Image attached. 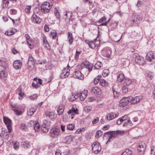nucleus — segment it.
<instances>
[{"mask_svg": "<svg viewBox=\"0 0 155 155\" xmlns=\"http://www.w3.org/2000/svg\"><path fill=\"white\" fill-rule=\"evenodd\" d=\"M73 77L80 80H83L84 79V76L81 72L79 71H75L73 74Z\"/></svg>", "mask_w": 155, "mask_h": 155, "instance_id": "9b49d317", "label": "nucleus"}, {"mask_svg": "<svg viewBox=\"0 0 155 155\" xmlns=\"http://www.w3.org/2000/svg\"><path fill=\"white\" fill-rule=\"evenodd\" d=\"M21 145L22 147L26 148H28L31 146L30 142L27 141H25L22 142Z\"/></svg>", "mask_w": 155, "mask_h": 155, "instance_id": "c756f323", "label": "nucleus"}, {"mask_svg": "<svg viewBox=\"0 0 155 155\" xmlns=\"http://www.w3.org/2000/svg\"><path fill=\"white\" fill-rule=\"evenodd\" d=\"M146 59L149 62L155 61V52L150 51L148 52L146 55Z\"/></svg>", "mask_w": 155, "mask_h": 155, "instance_id": "423d86ee", "label": "nucleus"}, {"mask_svg": "<svg viewBox=\"0 0 155 155\" xmlns=\"http://www.w3.org/2000/svg\"><path fill=\"white\" fill-rule=\"evenodd\" d=\"M109 70L108 69H104L103 70L102 75L104 77H106L108 74Z\"/></svg>", "mask_w": 155, "mask_h": 155, "instance_id": "a18cd8bd", "label": "nucleus"}, {"mask_svg": "<svg viewBox=\"0 0 155 155\" xmlns=\"http://www.w3.org/2000/svg\"><path fill=\"white\" fill-rule=\"evenodd\" d=\"M78 110L77 108H75L72 107L71 110L68 112V114H71V115H73L74 114H78Z\"/></svg>", "mask_w": 155, "mask_h": 155, "instance_id": "bb28decb", "label": "nucleus"}, {"mask_svg": "<svg viewBox=\"0 0 155 155\" xmlns=\"http://www.w3.org/2000/svg\"><path fill=\"white\" fill-rule=\"evenodd\" d=\"M85 111L87 112H89L91 111L92 109L91 108L90 106H86L84 108Z\"/></svg>", "mask_w": 155, "mask_h": 155, "instance_id": "e2e57ef3", "label": "nucleus"}, {"mask_svg": "<svg viewBox=\"0 0 155 155\" xmlns=\"http://www.w3.org/2000/svg\"><path fill=\"white\" fill-rule=\"evenodd\" d=\"M106 21V18L105 17H103L101 18L98 21V23H101Z\"/></svg>", "mask_w": 155, "mask_h": 155, "instance_id": "338daca9", "label": "nucleus"}, {"mask_svg": "<svg viewBox=\"0 0 155 155\" xmlns=\"http://www.w3.org/2000/svg\"><path fill=\"white\" fill-rule=\"evenodd\" d=\"M129 97H124L120 101L119 105L120 107H124L126 106L130 102Z\"/></svg>", "mask_w": 155, "mask_h": 155, "instance_id": "6e6552de", "label": "nucleus"}, {"mask_svg": "<svg viewBox=\"0 0 155 155\" xmlns=\"http://www.w3.org/2000/svg\"><path fill=\"white\" fill-rule=\"evenodd\" d=\"M13 110L14 111L16 114L18 115H20L21 113V111L20 110L15 109H13Z\"/></svg>", "mask_w": 155, "mask_h": 155, "instance_id": "4d7b16f0", "label": "nucleus"}, {"mask_svg": "<svg viewBox=\"0 0 155 155\" xmlns=\"http://www.w3.org/2000/svg\"><path fill=\"white\" fill-rule=\"evenodd\" d=\"M84 65V68H83V69L85 70V69H87L89 72L91 71L93 67L92 65L90 64H87Z\"/></svg>", "mask_w": 155, "mask_h": 155, "instance_id": "2f4dec72", "label": "nucleus"}, {"mask_svg": "<svg viewBox=\"0 0 155 155\" xmlns=\"http://www.w3.org/2000/svg\"><path fill=\"white\" fill-rule=\"evenodd\" d=\"M135 97L136 101L137 102V103L140 102L142 99V97L140 96H136Z\"/></svg>", "mask_w": 155, "mask_h": 155, "instance_id": "774afa93", "label": "nucleus"}, {"mask_svg": "<svg viewBox=\"0 0 155 155\" xmlns=\"http://www.w3.org/2000/svg\"><path fill=\"white\" fill-rule=\"evenodd\" d=\"M64 109V106L62 104H60L57 109V112L59 115H61L62 114Z\"/></svg>", "mask_w": 155, "mask_h": 155, "instance_id": "b1692460", "label": "nucleus"}, {"mask_svg": "<svg viewBox=\"0 0 155 155\" xmlns=\"http://www.w3.org/2000/svg\"><path fill=\"white\" fill-rule=\"evenodd\" d=\"M60 129L57 128H53L50 131L51 136L53 138L57 137L59 134Z\"/></svg>", "mask_w": 155, "mask_h": 155, "instance_id": "1a4fd4ad", "label": "nucleus"}, {"mask_svg": "<svg viewBox=\"0 0 155 155\" xmlns=\"http://www.w3.org/2000/svg\"><path fill=\"white\" fill-rule=\"evenodd\" d=\"M111 52V50L109 48H104L101 51V54L104 57L109 58Z\"/></svg>", "mask_w": 155, "mask_h": 155, "instance_id": "9d476101", "label": "nucleus"}, {"mask_svg": "<svg viewBox=\"0 0 155 155\" xmlns=\"http://www.w3.org/2000/svg\"><path fill=\"white\" fill-rule=\"evenodd\" d=\"M100 84L103 87H105L107 85L108 83L104 80L101 79L100 80Z\"/></svg>", "mask_w": 155, "mask_h": 155, "instance_id": "c9c22d12", "label": "nucleus"}, {"mask_svg": "<svg viewBox=\"0 0 155 155\" xmlns=\"http://www.w3.org/2000/svg\"><path fill=\"white\" fill-rule=\"evenodd\" d=\"M102 134V132L101 130H99L96 133L95 137L97 138H99L101 136Z\"/></svg>", "mask_w": 155, "mask_h": 155, "instance_id": "c03bdc74", "label": "nucleus"}, {"mask_svg": "<svg viewBox=\"0 0 155 155\" xmlns=\"http://www.w3.org/2000/svg\"><path fill=\"white\" fill-rule=\"evenodd\" d=\"M118 25V23L117 21H115L111 24L110 27L111 29L113 30L116 29Z\"/></svg>", "mask_w": 155, "mask_h": 155, "instance_id": "e433bc0d", "label": "nucleus"}, {"mask_svg": "<svg viewBox=\"0 0 155 155\" xmlns=\"http://www.w3.org/2000/svg\"><path fill=\"white\" fill-rule=\"evenodd\" d=\"M124 134L123 131L117 130L116 131H110L106 132L105 134L109 136V138L107 142H110L115 137H118Z\"/></svg>", "mask_w": 155, "mask_h": 155, "instance_id": "f257e3e1", "label": "nucleus"}, {"mask_svg": "<svg viewBox=\"0 0 155 155\" xmlns=\"http://www.w3.org/2000/svg\"><path fill=\"white\" fill-rule=\"evenodd\" d=\"M28 125H31V126H35L38 125L39 126V123L37 121H34L33 120H31L28 123Z\"/></svg>", "mask_w": 155, "mask_h": 155, "instance_id": "72a5a7b5", "label": "nucleus"}, {"mask_svg": "<svg viewBox=\"0 0 155 155\" xmlns=\"http://www.w3.org/2000/svg\"><path fill=\"white\" fill-rule=\"evenodd\" d=\"M69 71L68 68H64L60 75L61 78H64L68 77L69 75Z\"/></svg>", "mask_w": 155, "mask_h": 155, "instance_id": "ddd939ff", "label": "nucleus"}, {"mask_svg": "<svg viewBox=\"0 0 155 155\" xmlns=\"http://www.w3.org/2000/svg\"><path fill=\"white\" fill-rule=\"evenodd\" d=\"M132 153L133 152L131 150L127 149L125 150L121 155H132Z\"/></svg>", "mask_w": 155, "mask_h": 155, "instance_id": "7c9ffc66", "label": "nucleus"}, {"mask_svg": "<svg viewBox=\"0 0 155 155\" xmlns=\"http://www.w3.org/2000/svg\"><path fill=\"white\" fill-rule=\"evenodd\" d=\"M36 110L35 109L32 108L27 110V114L28 115L31 116L33 114Z\"/></svg>", "mask_w": 155, "mask_h": 155, "instance_id": "f704fd0d", "label": "nucleus"}, {"mask_svg": "<svg viewBox=\"0 0 155 155\" xmlns=\"http://www.w3.org/2000/svg\"><path fill=\"white\" fill-rule=\"evenodd\" d=\"M49 127H41V130L43 133H47L48 131Z\"/></svg>", "mask_w": 155, "mask_h": 155, "instance_id": "4c0bfd02", "label": "nucleus"}, {"mask_svg": "<svg viewBox=\"0 0 155 155\" xmlns=\"http://www.w3.org/2000/svg\"><path fill=\"white\" fill-rule=\"evenodd\" d=\"M125 79L124 74L121 73L119 74L117 76V81L118 82H121Z\"/></svg>", "mask_w": 155, "mask_h": 155, "instance_id": "cd10ccee", "label": "nucleus"}, {"mask_svg": "<svg viewBox=\"0 0 155 155\" xmlns=\"http://www.w3.org/2000/svg\"><path fill=\"white\" fill-rule=\"evenodd\" d=\"M17 94H18L20 97H22L24 94L22 92L21 88L19 87L17 90Z\"/></svg>", "mask_w": 155, "mask_h": 155, "instance_id": "ea45409f", "label": "nucleus"}, {"mask_svg": "<svg viewBox=\"0 0 155 155\" xmlns=\"http://www.w3.org/2000/svg\"><path fill=\"white\" fill-rule=\"evenodd\" d=\"M43 124L47 126H50L51 125V122L48 120H45L43 121Z\"/></svg>", "mask_w": 155, "mask_h": 155, "instance_id": "864d4df0", "label": "nucleus"}, {"mask_svg": "<svg viewBox=\"0 0 155 155\" xmlns=\"http://www.w3.org/2000/svg\"><path fill=\"white\" fill-rule=\"evenodd\" d=\"M122 91L124 93H126L128 91L127 86L124 85L122 88Z\"/></svg>", "mask_w": 155, "mask_h": 155, "instance_id": "3c124183", "label": "nucleus"}, {"mask_svg": "<svg viewBox=\"0 0 155 155\" xmlns=\"http://www.w3.org/2000/svg\"><path fill=\"white\" fill-rule=\"evenodd\" d=\"M7 74L5 71L0 72V78L3 81H5L6 79Z\"/></svg>", "mask_w": 155, "mask_h": 155, "instance_id": "5701e85b", "label": "nucleus"}, {"mask_svg": "<svg viewBox=\"0 0 155 155\" xmlns=\"http://www.w3.org/2000/svg\"><path fill=\"white\" fill-rule=\"evenodd\" d=\"M32 85L33 87L36 88H39L40 86V85L38 84L37 82H35L34 81H33L32 83Z\"/></svg>", "mask_w": 155, "mask_h": 155, "instance_id": "09e8293b", "label": "nucleus"}, {"mask_svg": "<svg viewBox=\"0 0 155 155\" xmlns=\"http://www.w3.org/2000/svg\"><path fill=\"white\" fill-rule=\"evenodd\" d=\"M87 90H84L83 92H79V99L81 101H83L87 95Z\"/></svg>", "mask_w": 155, "mask_h": 155, "instance_id": "f3484780", "label": "nucleus"}, {"mask_svg": "<svg viewBox=\"0 0 155 155\" xmlns=\"http://www.w3.org/2000/svg\"><path fill=\"white\" fill-rule=\"evenodd\" d=\"M132 57L136 62L140 65H143L145 62L144 58L140 56L137 53L134 54Z\"/></svg>", "mask_w": 155, "mask_h": 155, "instance_id": "f03ea898", "label": "nucleus"}, {"mask_svg": "<svg viewBox=\"0 0 155 155\" xmlns=\"http://www.w3.org/2000/svg\"><path fill=\"white\" fill-rule=\"evenodd\" d=\"M92 151L95 153H99L101 149V147L99 143L98 142H94L92 145Z\"/></svg>", "mask_w": 155, "mask_h": 155, "instance_id": "39448f33", "label": "nucleus"}, {"mask_svg": "<svg viewBox=\"0 0 155 155\" xmlns=\"http://www.w3.org/2000/svg\"><path fill=\"white\" fill-rule=\"evenodd\" d=\"M146 148V145L143 142H141L139 143L138 147V151L140 155L143 154Z\"/></svg>", "mask_w": 155, "mask_h": 155, "instance_id": "0eeeda50", "label": "nucleus"}, {"mask_svg": "<svg viewBox=\"0 0 155 155\" xmlns=\"http://www.w3.org/2000/svg\"><path fill=\"white\" fill-rule=\"evenodd\" d=\"M10 12L11 14L15 15L16 14L17 11L15 9H12L10 10Z\"/></svg>", "mask_w": 155, "mask_h": 155, "instance_id": "0e129e2a", "label": "nucleus"}, {"mask_svg": "<svg viewBox=\"0 0 155 155\" xmlns=\"http://www.w3.org/2000/svg\"><path fill=\"white\" fill-rule=\"evenodd\" d=\"M34 81L35 82H37L39 84H41L42 83V80L40 79H38L35 78L34 79Z\"/></svg>", "mask_w": 155, "mask_h": 155, "instance_id": "603ef678", "label": "nucleus"}, {"mask_svg": "<svg viewBox=\"0 0 155 155\" xmlns=\"http://www.w3.org/2000/svg\"><path fill=\"white\" fill-rule=\"evenodd\" d=\"M31 20L34 23L39 24L41 21V20L39 17L35 14H34L31 17Z\"/></svg>", "mask_w": 155, "mask_h": 155, "instance_id": "6ab92c4d", "label": "nucleus"}, {"mask_svg": "<svg viewBox=\"0 0 155 155\" xmlns=\"http://www.w3.org/2000/svg\"><path fill=\"white\" fill-rule=\"evenodd\" d=\"M88 45L90 48H94L96 47V45L94 41H92L89 42Z\"/></svg>", "mask_w": 155, "mask_h": 155, "instance_id": "58836bf2", "label": "nucleus"}, {"mask_svg": "<svg viewBox=\"0 0 155 155\" xmlns=\"http://www.w3.org/2000/svg\"><path fill=\"white\" fill-rule=\"evenodd\" d=\"M63 141L66 143L69 144L72 141V137L71 136H67L64 138Z\"/></svg>", "mask_w": 155, "mask_h": 155, "instance_id": "a878e982", "label": "nucleus"}, {"mask_svg": "<svg viewBox=\"0 0 155 155\" xmlns=\"http://www.w3.org/2000/svg\"><path fill=\"white\" fill-rule=\"evenodd\" d=\"M102 66V64L100 62H97L94 65V68L95 69H99L101 68Z\"/></svg>", "mask_w": 155, "mask_h": 155, "instance_id": "a19ab883", "label": "nucleus"}, {"mask_svg": "<svg viewBox=\"0 0 155 155\" xmlns=\"http://www.w3.org/2000/svg\"><path fill=\"white\" fill-rule=\"evenodd\" d=\"M101 90L99 88L95 87L91 88V92L94 95H99L101 93Z\"/></svg>", "mask_w": 155, "mask_h": 155, "instance_id": "4468645a", "label": "nucleus"}, {"mask_svg": "<svg viewBox=\"0 0 155 155\" xmlns=\"http://www.w3.org/2000/svg\"><path fill=\"white\" fill-rule=\"evenodd\" d=\"M51 7L52 6L49 2H46L42 5L41 10L43 13L46 14L49 12Z\"/></svg>", "mask_w": 155, "mask_h": 155, "instance_id": "7ed1b4c3", "label": "nucleus"}, {"mask_svg": "<svg viewBox=\"0 0 155 155\" xmlns=\"http://www.w3.org/2000/svg\"><path fill=\"white\" fill-rule=\"evenodd\" d=\"M118 115V114L117 113H108L107 115L106 118L108 120H111L117 117Z\"/></svg>", "mask_w": 155, "mask_h": 155, "instance_id": "a211bd4d", "label": "nucleus"}, {"mask_svg": "<svg viewBox=\"0 0 155 155\" xmlns=\"http://www.w3.org/2000/svg\"><path fill=\"white\" fill-rule=\"evenodd\" d=\"M37 94H35L29 97V98L32 100H35L37 99Z\"/></svg>", "mask_w": 155, "mask_h": 155, "instance_id": "052dcab7", "label": "nucleus"}, {"mask_svg": "<svg viewBox=\"0 0 155 155\" xmlns=\"http://www.w3.org/2000/svg\"><path fill=\"white\" fill-rule=\"evenodd\" d=\"M4 122L6 125V126H11L12 121L8 117H3Z\"/></svg>", "mask_w": 155, "mask_h": 155, "instance_id": "4be33fe9", "label": "nucleus"}, {"mask_svg": "<svg viewBox=\"0 0 155 155\" xmlns=\"http://www.w3.org/2000/svg\"><path fill=\"white\" fill-rule=\"evenodd\" d=\"M31 6L30 5H27L25 8V11L26 13L28 14L30 12Z\"/></svg>", "mask_w": 155, "mask_h": 155, "instance_id": "49530a36", "label": "nucleus"}, {"mask_svg": "<svg viewBox=\"0 0 155 155\" xmlns=\"http://www.w3.org/2000/svg\"><path fill=\"white\" fill-rule=\"evenodd\" d=\"M2 2L3 3L2 8L8 7L9 3L8 1L7 0H2Z\"/></svg>", "mask_w": 155, "mask_h": 155, "instance_id": "79ce46f5", "label": "nucleus"}, {"mask_svg": "<svg viewBox=\"0 0 155 155\" xmlns=\"http://www.w3.org/2000/svg\"><path fill=\"white\" fill-rule=\"evenodd\" d=\"M22 64V62L20 60H16L14 61L13 66L16 69H19L21 67Z\"/></svg>", "mask_w": 155, "mask_h": 155, "instance_id": "2eb2a0df", "label": "nucleus"}, {"mask_svg": "<svg viewBox=\"0 0 155 155\" xmlns=\"http://www.w3.org/2000/svg\"><path fill=\"white\" fill-rule=\"evenodd\" d=\"M151 155H155V147L152 146L151 148Z\"/></svg>", "mask_w": 155, "mask_h": 155, "instance_id": "bf43d9fd", "label": "nucleus"}, {"mask_svg": "<svg viewBox=\"0 0 155 155\" xmlns=\"http://www.w3.org/2000/svg\"><path fill=\"white\" fill-rule=\"evenodd\" d=\"M121 117L124 122L123 126H126L127 125H133V124H131V121L130 120L129 117H128L127 115H125L122 117Z\"/></svg>", "mask_w": 155, "mask_h": 155, "instance_id": "f8f14e48", "label": "nucleus"}, {"mask_svg": "<svg viewBox=\"0 0 155 155\" xmlns=\"http://www.w3.org/2000/svg\"><path fill=\"white\" fill-rule=\"evenodd\" d=\"M35 62L34 58L30 56L27 63V66L28 68L30 71L32 70L35 67Z\"/></svg>", "mask_w": 155, "mask_h": 155, "instance_id": "20e7f679", "label": "nucleus"}, {"mask_svg": "<svg viewBox=\"0 0 155 155\" xmlns=\"http://www.w3.org/2000/svg\"><path fill=\"white\" fill-rule=\"evenodd\" d=\"M19 147V144L18 142H15L14 144V147L15 149L18 150Z\"/></svg>", "mask_w": 155, "mask_h": 155, "instance_id": "680f3d73", "label": "nucleus"}, {"mask_svg": "<svg viewBox=\"0 0 155 155\" xmlns=\"http://www.w3.org/2000/svg\"><path fill=\"white\" fill-rule=\"evenodd\" d=\"M2 64H0V72L5 71L4 70L6 68L7 64L6 62L4 61H0Z\"/></svg>", "mask_w": 155, "mask_h": 155, "instance_id": "412c9836", "label": "nucleus"}, {"mask_svg": "<svg viewBox=\"0 0 155 155\" xmlns=\"http://www.w3.org/2000/svg\"><path fill=\"white\" fill-rule=\"evenodd\" d=\"M50 34L52 38L53 39H55L57 37V33L55 31H54L53 32H51Z\"/></svg>", "mask_w": 155, "mask_h": 155, "instance_id": "de8ad7c7", "label": "nucleus"}, {"mask_svg": "<svg viewBox=\"0 0 155 155\" xmlns=\"http://www.w3.org/2000/svg\"><path fill=\"white\" fill-rule=\"evenodd\" d=\"M54 13L57 18L58 19H59L60 17V16L59 13L58 12L57 10L55 11L54 12Z\"/></svg>", "mask_w": 155, "mask_h": 155, "instance_id": "69168bd1", "label": "nucleus"}, {"mask_svg": "<svg viewBox=\"0 0 155 155\" xmlns=\"http://www.w3.org/2000/svg\"><path fill=\"white\" fill-rule=\"evenodd\" d=\"M132 21L133 22V25H134V24H137L140 21V17L137 15H133Z\"/></svg>", "mask_w": 155, "mask_h": 155, "instance_id": "aec40b11", "label": "nucleus"}, {"mask_svg": "<svg viewBox=\"0 0 155 155\" xmlns=\"http://www.w3.org/2000/svg\"><path fill=\"white\" fill-rule=\"evenodd\" d=\"M131 83L132 81L131 80L128 78L125 79L123 84L127 86H128Z\"/></svg>", "mask_w": 155, "mask_h": 155, "instance_id": "473e14b6", "label": "nucleus"}, {"mask_svg": "<svg viewBox=\"0 0 155 155\" xmlns=\"http://www.w3.org/2000/svg\"><path fill=\"white\" fill-rule=\"evenodd\" d=\"M122 35H121L120 37H119L118 38H116L117 36L116 35H114L113 37V40L114 42H117L120 41Z\"/></svg>", "mask_w": 155, "mask_h": 155, "instance_id": "8fccbe9b", "label": "nucleus"}, {"mask_svg": "<svg viewBox=\"0 0 155 155\" xmlns=\"http://www.w3.org/2000/svg\"><path fill=\"white\" fill-rule=\"evenodd\" d=\"M25 37L26 40L27 42L28 45V47L30 49L33 48V46L32 45V41L29 35L27 34H25Z\"/></svg>", "mask_w": 155, "mask_h": 155, "instance_id": "dca6fc26", "label": "nucleus"}, {"mask_svg": "<svg viewBox=\"0 0 155 155\" xmlns=\"http://www.w3.org/2000/svg\"><path fill=\"white\" fill-rule=\"evenodd\" d=\"M43 46L45 47L46 49L49 50L50 49V47L46 39L45 38L43 40Z\"/></svg>", "mask_w": 155, "mask_h": 155, "instance_id": "c85d7f7f", "label": "nucleus"}, {"mask_svg": "<svg viewBox=\"0 0 155 155\" xmlns=\"http://www.w3.org/2000/svg\"><path fill=\"white\" fill-rule=\"evenodd\" d=\"M130 100V102L132 104H135L137 103V102L135 100V97H128Z\"/></svg>", "mask_w": 155, "mask_h": 155, "instance_id": "37998d69", "label": "nucleus"}, {"mask_svg": "<svg viewBox=\"0 0 155 155\" xmlns=\"http://www.w3.org/2000/svg\"><path fill=\"white\" fill-rule=\"evenodd\" d=\"M84 127H82L81 128H79L76 131V134H79L81 132H83L84 131Z\"/></svg>", "mask_w": 155, "mask_h": 155, "instance_id": "13d9d810", "label": "nucleus"}, {"mask_svg": "<svg viewBox=\"0 0 155 155\" xmlns=\"http://www.w3.org/2000/svg\"><path fill=\"white\" fill-rule=\"evenodd\" d=\"M147 77L148 79L151 80L153 78V76L152 73H149L147 74Z\"/></svg>", "mask_w": 155, "mask_h": 155, "instance_id": "5fc2aeb1", "label": "nucleus"}, {"mask_svg": "<svg viewBox=\"0 0 155 155\" xmlns=\"http://www.w3.org/2000/svg\"><path fill=\"white\" fill-rule=\"evenodd\" d=\"M113 92L114 96L115 98H117L119 95V93L115 91L114 88L112 89Z\"/></svg>", "mask_w": 155, "mask_h": 155, "instance_id": "6e6d98bb", "label": "nucleus"}, {"mask_svg": "<svg viewBox=\"0 0 155 155\" xmlns=\"http://www.w3.org/2000/svg\"><path fill=\"white\" fill-rule=\"evenodd\" d=\"M68 39L69 44L71 45L72 44L74 40V38L71 32L68 33Z\"/></svg>", "mask_w": 155, "mask_h": 155, "instance_id": "393cba45", "label": "nucleus"}]
</instances>
